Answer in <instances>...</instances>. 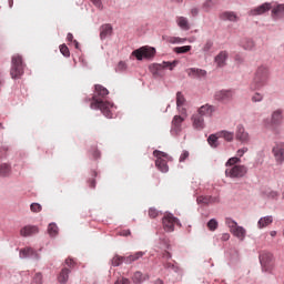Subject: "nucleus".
I'll return each instance as SVG.
<instances>
[{
	"mask_svg": "<svg viewBox=\"0 0 284 284\" xmlns=\"http://www.w3.org/2000/svg\"><path fill=\"white\" fill-rule=\"evenodd\" d=\"M108 94H110V91H108L105 87L95 84V92L92 97L91 109L101 110L102 114H104L106 119H112L114 113V103L103 101Z\"/></svg>",
	"mask_w": 284,
	"mask_h": 284,
	"instance_id": "obj_1",
	"label": "nucleus"
},
{
	"mask_svg": "<svg viewBox=\"0 0 284 284\" xmlns=\"http://www.w3.org/2000/svg\"><path fill=\"white\" fill-rule=\"evenodd\" d=\"M179 61L174 60L173 62H162L161 64L159 63H153L149 67V70L151 74L154 77V79H162V77H165V69L169 70H174L176 68V64Z\"/></svg>",
	"mask_w": 284,
	"mask_h": 284,
	"instance_id": "obj_2",
	"label": "nucleus"
},
{
	"mask_svg": "<svg viewBox=\"0 0 284 284\" xmlns=\"http://www.w3.org/2000/svg\"><path fill=\"white\" fill-rule=\"evenodd\" d=\"M268 77L270 70L267 69V67H258L255 72L251 90H261V88H263L267 83Z\"/></svg>",
	"mask_w": 284,
	"mask_h": 284,
	"instance_id": "obj_3",
	"label": "nucleus"
},
{
	"mask_svg": "<svg viewBox=\"0 0 284 284\" xmlns=\"http://www.w3.org/2000/svg\"><path fill=\"white\" fill-rule=\"evenodd\" d=\"M24 68L26 64H23V57L19 53L13 54L11 58V78L21 79Z\"/></svg>",
	"mask_w": 284,
	"mask_h": 284,
	"instance_id": "obj_4",
	"label": "nucleus"
},
{
	"mask_svg": "<svg viewBox=\"0 0 284 284\" xmlns=\"http://www.w3.org/2000/svg\"><path fill=\"white\" fill-rule=\"evenodd\" d=\"M225 223L230 229L231 234H233V236H236V239H240V241H244L247 231H245L243 226H240L239 223H236V221L230 217H226Z\"/></svg>",
	"mask_w": 284,
	"mask_h": 284,
	"instance_id": "obj_5",
	"label": "nucleus"
},
{
	"mask_svg": "<svg viewBox=\"0 0 284 284\" xmlns=\"http://www.w3.org/2000/svg\"><path fill=\"white\" fill-rule=\"evenodd\" d=\"M153 156L156 158L155 166L158 168V170L163 173L169 172L170 166H168V154L163 151L155 150L153 152Z\"/></svg>",
	"mask_w": 284,
	"mask_h": 284,
	"instance_id": "obj_6",
	"label": "nucleus"
},
{
	"mask_svg": "<svg viewBox=\"0 0 284 284\" xmlns=\"http://www.w3.org/2000/svg\"><path fill=\"white\" fill-rule=\"evenodd\" d=\"M156 54V49L152 47H141L132 52V57H135L138 61H143V59H152Z\"/></svg>",
	"mask_w": 284,
	"mask_h": 284,
	"instance_id": "obj_7",
	"label": "nucleus"
},
{
	"mask_svg": "<svg viewBox=\"0 0 284 284\" xmlns=\"http://www.w3.org/2000/svg\"><path fill=\"white\" fill-rule=\"evenodd\" d=\"M226 176L230 179H243L247 174V168L245 165H234L225 170Z\"/></svg>",
	"mask_w": 284,
	"mask_h": 284,
	"instance_id": "obj_8",
	"label": "nucleus"
},
{
	"mask_svg": "<svg viewBox=\"0 0 284 284\" xmlns=\"http://www.w3.org/2000/svg\"><path fill=\"white\" fill-rule=\"evenodd\" d=\"M260 263L263 272H272L274 270V255L272 253H263L260 255Z\"/></svg>",
	"mask_w": 284,
	"mask_h": 284,
	"instance_id": "obj_9",
	"label": "nucleus"
},
{
	"mask_svg": "<svg viewBox=\"0 0 284 284\" xmlns=\"http://www.w3.org/2000/svg\"><path fill=\"white\" fill-rule=\"evenodd\" d=\"M162 224L165 232H174V226L181 225V223H179V219L174 217L172 214L165 215L162 220Z\"/></svg>",
	"mask_w": 284,
	"mask_h": 284,
	"instance_id": "obj_10",
	"label": "nucleus"
},
{
	"mask_svg": "<svg viewBox=\"0 0 284 284\" xmlns=\"http://www.w3.org/2000/svg\"><path fill=\"white\" fill-rule=\"evenodd\" d=\"M274 159L277 165H283L284 163V142L277 143L272 149Z\"/></svg>",
	"mask_w": 284,
	"mask_h": 284,
	"instance_id": "obj_11",
	"label": "nucleus"
},
{
	"mask_svg": "<svg viewBox=\"0 0 284 284\" xmlns=\"http://www.w3.org/2000/svg\"><path fill=\"white\" fill-rule=\"evenodd\" d=\"M183 121H185V118L181 115H175L172 120V125H171V134H180V132L183 130Z\"/></svg>",
	"mask_w": 284,
	"mask_h": 284,
	"instance_id": "obj_12",
	"label": "nucleus"
},
{
	"mask_svg": "<svg viewBox=\"0 0 284 284\" xmlns=\"http://www.w3.org/2000/svg\"><path fill=\"white\" fill-rule=\"evenodd\" d=\"M272 10V3L270 2H264L263 4L252 9L248 14L251 17H258L261 14H265V12H270Z\"/></svg>",
	"mask_w": 284,
	"mask_h": 284,
	"instance_id": "obj_13",
	"label": "nucleus"
},
{
	"mask_svg": "<svg viewBox=\"0 0 284 284\" xmlns=\"http://www.w3.org/2000/svg\"><path fill=\"white\" fill-rule=\"evenodd\" d=\"M283 123V110L278 109L272 113L271 123L266 128H276Z\"/></svg>",
	"mask_w": 284,
	"mask_h": 284,
	"instance_id": "obj_14",
	"label": "nucleus"
},
{
	"mask_svg": "<svg viewBox=\"0 0 284 284\" xmlns=\"http://www.w3.org/2000/svg\"><path fill=\"white\" fill-rule=\"evenodd\" d=\"M234 97V92L232 90H221L215 93V100L221 101L222 103H227V101H232Z\"/></svg>",
	"mask_w": 284,
	"mask_h": 284,
	"instance_id": "obj_15",
	"label": "nucleus"
},
{
	"mask_svg": "<svg viewBox=\"0 0 284 284\" xmlns=\"http://www.w3.org/2000/svg\"><path fill=\"white\" fill-rule=\"evenodd\" d=\"M199 205H212L214 203H221V199L219 196L212 195H200L196 199Z\"/></svg>",
	"mask_w": 284,
	"mask_h": 284,
	"instance_id": "obj_16",
	"label": "nucleus"
},
{
	"mask_svg": "<svg viewBox=\"0 0 284 284\" xmlns=\"http://www.w3.org/2000/svg\"><path fill=\"white\" fill-rule=\"evenodd\" d=\"M235 138L237 141H241V143H247L250 141V133L245 131V126L239 124L236 126Z\"/></svg>",
	"mask_w": 284,
	"mask_h": 284,
	"instance_id": "obj_17",
	"label": "nucleus"
},
{
	"mask_svg": "<svg viewBox=\"0 0 284 284\" xmlns=\"http://www.w3.org/2000/svg\"><path fill=\"white\" fill-rule=\"evenodd\" d=\"M39 234V226L37 225H26L20 230V236L28 237Z\"/></svg>",
	"mask_w": 284,
	"mask_h": 284,
	"instance_id": "obj_18",
	"label": "nucleus"
},
{
	"mask_svg": "<svg viewBox=\"0 0 284 284\" xmlns=\"http://www.w3.org/2000/svg\"><path fill=\"white\" fill-rule=\"evenodd\" d=\"M192 125L195 130H203L205 128V119L200 113H195L191 118Z\"/></svg>",
	"mask_w": 284,
	"mask_h": 284,
	"instance_id": "obj_19",
	"label": "nucleus"
},
{
	"mask_svg": "<svg viewBox=\"0 0 284 284\" xmlns=\"http://www.w3.org/2000/svg\"><path fill=\"white\" fill-rule=\"evenodd\" d=\"M20 258H39V253L34 248L27 246L20 250Z\"/></svg>",
	"mask_w": 284,
	"mask_h": 284,
	"instance_id": "obj_20",
	"label": "nucleus"
},
{
	"mask_svg": "<svg viewBox=\"0 0 284 284\" xmlns=\"http://www.w3.org/2000/svg\"><path fill=\"white\" fill-rule=\"evenodd\" d=\"M214 112H216V106L211 104H204L197 110V113H200L201 116H212Z\"/></svg>",
	"mask_w": 284,
	"mask_h": 284,
	"instance_id": "obj_21",
	"label": "nucleus"
},
{
	"mask_svg": "<svg viewBox=\"0 0 284 284\" xmlns=\"http://www.w3.org/2000/svg\"><path fill=\"white\" fill-rule=\"evenodd\" d=\"M271 16L273 19H283L284 18V4H276L271 8Z\"/></svg>",
	"mask_w": 284,
	"mask_h": 284,
	"instance_id": "obj_22",
	"label": "nucleus"
},
{
	"mask_svg": "<svg viewBox=\"0 0 284 284\" xmlns=\"http://www.w3.org/2000/svg\"><path fill=\"white\" fill-rule=\"evenodd\" d=\"M112 24L106 23V24H102L100 27V39H108V37L112 36Z\"/></svg>",
	"mask_w": 284,
	"mask_h": 284,
	"instance_id": "obj_23",
	"label": "nucleus"
},
{
	"mask_svg": "<svg viewBox=\"0 0 284 284\" xmlns=\"http://www.w3.org/2000/svg\"><path fill=\"white\" fill-rule=\"evenodd\" d=\"M273 223H274V217L272 215H267L258 220L257 227L258 230H263V227H268V225H272Z\"/></svg>",
	"mask_w": 284,
	"mask_h": 284,
	"instance_id": "obj_24",
	"label": "nucleus"
},
{
	"mask_svg": "<svg viewBox=\"0 0 284 284\" xmlns=\"http://www.w3.org/2000/svg\"><path fill=\"white\" fill-rule=\"evenodd\" d=\"M220 19H222V21H233L236 22L239 21V16H236L234 13V11H226L220 14Z\"/></svg>",
	"mask_w": 284,
	"mask_h": 284,
	"instance_id": "obj_25",
	"label": "nucleus"
},
{
	"mask_svg": "<svg viewBox=\"0 0 284 284\" xmlns=\"http://www.w3.org/2000/svg\"><path fill=\"white\" fill-rule=\"evenodd\" d=\"M70 268H62L60 274L58 275V282L61 284L68 283V280L70 278Z\"/></svg>",
	"mask_w": 284,
	"mask_h": 284,
	"instance_id": "obj_26",
	"label": "nucleus"
},
{
	"mask_svg": "<svg viewBox=\"0 0 284 284\" xmlns=\"http://www.w3.org/2000/svg\"><path fill=\"white\" fill-rule=\"evenodd\" d=\"M225 61H227V51H222L215 57L217 68H223L225 65Z\"/></svg>",
	"mask_w": 284,
	"mask_h": 284,
	"instance_id": "obj_27",
	"label": "nucleus"
},
{
	"mask_svg": "<svg viewBox=\"0 0 284 284\" xmlns=\"http://www.w3.org/2000/svg\"><path fill=\"white\" fill-rule=\"evenodd\" d=\"M150 278V275H143V273H141L140 271L135 272L133 274L132 281L135 284H141L143 283V281H148Z\"/></svg>",
	"mask_w": 284,
	"mask_h": 284,
	"instance_id": "obj_28",
	"label": "nucleus"
},
{
	"mask_svg": "<svg viewBox=\"0 0 284 284\" xmlns=\"http://www.w3.org/2000/svg\"><path fill=\"white\" fill-rule=\"evenodd\" d=\"M176 23H178L179 28H181L182 30H190V22L187 21V18L178 17Z\"/></svg>",
	"mask_w": 284,
	"mask_h": 284,
	"instance_id": "obj_29",
	"label": "nucleus"
},
{
	"mask_svg": "<svg viewBox=\"0 0 284 284\" xmlns=\"http://www.w3.org/2000/svg\"><path fill=\"white\" fill-rule=\"evenodd\" d=\"M206 74H207V71L202 69H195V68L189 69V77L201 78V77H206Z\"/></svg>",
	"mask_w": 284,
	"mask_h": 284,
	"instance_id": "obj_30",
	"label": "nucleus"
},
{
	"mask_svg": "<svg viewBox=\"0 0 284 284\" xmlns=\"http://www.w3.org/2000/svg\"><path fill=\"white\" fill-rule=\"evenodd\" d=\"M143 254H145V253L140 251L133 255H129L124 258V263H126V264L134 263V261H139V258H142Z\"/></svg>",
	"mask_w": 284,
	"mask_h": 284,
	"instance_id": "obj_31",
	"label": "nucleus"
},
{
	"mask_svg": "<svg viewBox=\"0 0 284 284\" xmlns=\"http://www.w3.org/2000/svg\"><path fill=\"white\" fill-rule=\"evenodd\" d=\"M217 136L220 139H224L225 141H234V133L233 132H230V131H221V132H217Z\"/></svg>",
	"mask_w": 284,
	"mask_h": 284,
	"instance_id": "obj_32",
	"label": "nucleus"
},
{
	"mask_svg": "<svg viewBox=\"0 0 284 284\" xmlns=\"http://www.w3.org/2000/svg\"><path fill=\"white\" fill-rule=\"evenodd\" d=\"M219 133L211 134L207 139V143L211 145V148H219Z\"/></svg>",
	"mask_w": 284,
	"mask_h": 284,
	"instance_id": "obj_33",
	"label": "nucleus"
},
{
	"mask_svg": "<svg viewBox=\"0 0 284 284\" xmlns=\"http://www.w3.org/2000/svg\"><path fill=\"white\" fill-rule=\"evenodd\" d=\"M122 263H125V257L124 256L115 255L111 260V265H113V267H119V265H121Z\"/></svg>",
	"mask_w": 284,
	"mask_h": 284,
	"instance_id": "obj_34",
	"label": "nucleus"
},
{
	"mask_svg": "<svg viewBox=\"0 0 284 284\" xmlns=\"http://www.w3.org/2000/svg\"><path fill=\"white\" fill-rule=\"evenodd\" d=\"M48 233L50 236H57V234H59V226L54 223H50L48 226Z\"/></svg>",
	"mask_w": 284,
	"mask_h": 284,
	"instance_id": "obj_35",
	"label": "nucleus"
},
{
	"mask_svg": "<svg viewBox=\"0 0 284 284\" xmlns=\"http://www.w3.org/2000/svg\"><path fill=\"white\" fill-rule=\"evenodd\" d=\"M192 50L191 45H184V47H176L174 49V52H176V54H185L186 52H190Z\"/></svg>",
	"mask_w": 284,
	"mask_h": 284,
	"instance_id": "obj_36",
	"label": "nucleus"
},
{
	"mask_svg": "<svg viewBox=\"0 0 284 284\" xmlns=\"http://www.w3.org/2000/svg\"><path fill=\"white\" fill-rule=\"evenodd\" d=\"M10 175V165L1 164L0 165V176H9Z\"/></svg>",
	"mask_w": 284,
	"mask_h": 284,
	"instance_id": "obj_37",
	"label": "nucleus"
},
{
	"mask_svg": "<svg viewBox=\"0 0 284 284\" xmlns=\"http://www.w3.org/2000/svg\"><path fill=\"white\" fill-rule=\"evenodd\" d=\"M242 48L244 50H252L254 48V41L250 40V39H245L242 41Z\"/></svg>",
	"mask_w": 284,
	"mask_h": 284,
	"instance_id": "obj_38",
	"label": "nucleus"
},
{
	"mask_svg": "<svg viewBox=\"0 0 284 284\" xmlns=\"http://www.w3.org/2000/svg\"><path fill=\"white\" fill-rule=\"evenodd\" d=\"M236 163H241V158H230L226 162V168H234V165H237Z\"/></svg>",
	"mask_w": 284,
	"mask_h": 284,
	"instance_id": "obj_39",
	"label": "nucleus"
},
{
	"mask_svg": "<svg viewBox=\"0 0 284 284\" xmlns=\"http://www.w3.org/2000/svg\"><path fill=\"white\" fill-rule=\"evenodd\" d=\"M206 225L211 232H215L219 229V222L215 219L210 220Z\"/></svg>",
	"mask_w": 284,
	"mask_h": 284,
	"instance_id": "obj_40",
	"label": "nucleus"
},
{
	"mask_svg": "<svg viewBox=\"0 0 284 284\" xmlns=\"http://www.w3.org/2000/svg\"><path fill=\"white\" fill-rule=\"evenodd\" d=\"M185 103V97H183V93L178 92L176 93V106L181 108Z\"/></svg>",
	"mask_w": 284,
	"mask_h": 284,
	"instance_id": "obj_41",
	"label": "nucleus"
},
{
	"mask_svg": "<svg viewBox=\"0 0 284 284\" xmlns=\"http://www.w3.org/2000/svg\"><path fill=\"white\" fill-rule=\"evenodd\" d=\"M168 43H184L185 39L179 37L166 38Z\"/></svg>",
	"mask_w": 284,
	"mask_h": 284,
	"instance_id": "obj_42",
	"label": "nucleus"
},
{
	"mask_svg": "<svg viewBox=\"0 0 284 284\" xmlns=\"http://www.w3.org/2000/svg\"><path fill=\"white\" fill-rule=\"evenodd\" d=\"M30 210H31V212L38 214V212H41V210H43V206H41V204H39V203H32L30 205Z\"/></svg>",
	"mask_w": 284,
	"mask_h": 284,
	"instance_id": "obj_43",
	"label": "nucleus"
},
{
	"mask_svg": "<svg viewBox=\"0 0 284 284\" xmlns=\"http://www.w3.org/2000/svg\"><path fill=\"white\" fill-rule=\"evenodd\" d=\"M251 101H252L253 103H261V101H263V94H261V93H258V92L254 93V94L252 95V98H251Z\"/></svg>",
	"mask_w": 284,
	"mask_h": 284,
	"instance_id": "obj_44",
	"label": "nucleus"
},
{
	"mask_svg": "<svg viewBox=\"0 0 284 284\" xmlns=\"http://www.w3.org/2000/svg\"><path fill=\"white\" fill-rule=\"evenodd\" d=\"M43 276L41 273H37L31 282V284H43L42 282Z\"/></svg>",
	"mask_w": 284,
	"mask_h": 284,
	"instance_id": "obj_45",
	"label": "nucleus"
},
{
	"mask_svg": "<svg viewBox=\"0 0 284 284\" xmlns=\"http://www.w3.org/2000/svg\"><path fill=\"white\" fill-rule=\"evenodd\" d=\"M60 52L63 57H70V49L65 44L60 45Z\"/></svg>",
	"mask_w": 284,
	"mask_h": 284,
	"instance_id": "obj_46",
	"label": "nucleus"
},
{
	"mask_svg": "<svg viewBox=\"0 0 284 284\" xmlns=\"http://www.w3.org/2000/svg\"><path fill=\"white\" fill-rule=\"evenodd\" d=\"M265 196H267V199H278V192H276V191H265Z\"/></svg>",
	"mask_w": 284,
	"mask_h": 284,
	"instance_id": "obj_47",
	"label": "nucleus"
},
{
	"mask_svg": "<svg viewBox=\"0 0 284 284\" xmlns=\"http://www.w3.org/2000/svg\"><path fill=\"white\" fill-rule=\"evenodd\" d=\"M149 216L150 219H156V216H159V210L155 207L149 209Z\"/></svg>",
	"mask_w": 284,
	"mask_h": 284,
	"instance_id": "obj_48",
	"label": "nucleus"
},
{
	"mask_svg": "<svg viewBox=\"0 0 284 284\" xmlns=\"http://www.w3.org/2000/svg\"><path fill=\"white\" fill-rule=\"evenodd\" d=\"M212 45H214L212 41H206L204 47L202 48L203 52H210V50H212Z\"/></svg>",
	"mask_w": 284,
	"mask_h": 284,
	"instance_id": "obj_49",
	"label": "nucleus"
},
{
	"mask_svg": "<svg viewBox=\"0 0 284 284\" xmlns=\"http://www.w3.org/2000/svg\"><path fill=\"white\" fill-rule=\"evenodd\" d=\"M190 158V152L183 151V153L180 155V163L185 162Z\"/></svg>",
	"mask_w": 284,
	"mask_h": 284,
	"instance_id": "obj_50",
	"label": "nucleus"
},
{
	"mask_svg": "<svg viewBox=\"0 0 284 284\" xmlns=\"http://www.w3.org/2000/svg\"><path fill=\"white\" fill-rule=\"evenodd\" d=\"M65 265H68V267H74L77 265V262H74L73 258H67L65 260Z\"/></svg>",
	"mask_w": 284,
	"mask_h": 284,
	"instance_id": "obj_51",
	"label": "nucleus"
},
{
	"mask_svg": "<svg viewBox=\"0 0 284 284\" xmlns=\"http://www.w3.org/2000/svg\"><path fill=\"white\" fill-rule=\"evenodd\" d=\"M114 284H130V280L122 277L121 280H118Z\"/></svg>",
	"mask_w": 284,
	"mask_h": 284,
	"instance_id": "obj_52",
	"label": "nucleus"
},
{
	"mask_svg": "<svg viewBox=\"0 0 284 284\" xmlns=\"http://www.w3.org/2000/svg\"><path fill=\"white\" fill-rule=\"evenodd\" d=\"M246 152H247V148L240 149L237 150V156H240L241 159V156H243V154H245Z\"/></svg>",
	"mask_w": 284,
	"mask_h": 284,
	"instance_id": "obj_53",
	"label": "nucleus"
},
{
	"mask_svg": "<svg viewBox=\"0 0 284 284\" xmlns=\"http://www.w3.org/2000/svg\"><path fill=\"white\" fill-rule=\"evenodd\" d=\"M191 14L192 17H197L199 16V8L194 7L191 9Z\"/></svg>",
	"mask_w": 284,
	"mask_h": 284,
	"instance_id": "obj_54",
	"label": "nucleus"
},
{
	"mask_svg": "<svg viewBox=\"0 0 284 284\" xmlns=\"http://www.w3.org/2000/svg\"><path fill=\"white\" fill-rule=\"evenodd\" d=\"M93 2V6H95V8H101L102 3L101 0H91Z\"/></svg>",
	"mask_w": 284,
	"mask_h": 284,
	"instance_id": "obj_55",
	"label": "nucleus"
},
{
	"mask_svg": "<svg viewBox=\"0 0 284 284\" xmlns=\"http://www.w3.org/2000/svg\"><path fill=\"white\" fill-rule=\"evenodd\" d=\"M203 8H207V10H210V8H212V0L204 2Z\"/></svg>",
	"mask_w": 284,
	"mask_h": 284,
	"instance_id": "obj_56",
	"label": "nucleus"
},
{
	"mask_svg": "<svg viewBox=\"0 0 284 284\" xmlns=\"http://www.w3.org/2000/svg\"><path fill=\"white\" fill-rule=\"evenodd\" d=\"M67 41H69L70 43H72V41L74 42V36L72 33H68Z\"/></svg>",
	"mask_w": 284,
	"mask_h": 284,
	"instance_id": "obj_57",
	"label": "nucleus"
},
{
	"mask_svg": "<svg viewBox=\"0 0 284 284\" xmlns=\"http://www.w3.org/2000/svg\"><path fill=\"white\" fill-rule=\"evenodd\" d=\"M118 70H125V62H119Z\"/></svg>",
	"mask_w": 284,
	"mask_h": 284,
	"instance_id": "obj_58",
	"label": "nucleus"
},
{
	"mask_svg": "<svg viewBox=\"0 0 284 284\" xmlns=\"http://www.w3.org/2000/svg\"><path fill=\"white\" fill-rule=\"evenodd\" d=\"M130 230L121 232V236H130Z\"/></svg>",
	"mask_w": 284,
	"mask_h": 284,
	"instance_id": "obj_59",
	"label": "nucleus"
},
{
	"mask_svg": "<svg viewBox=\"0 0 284 284\" xmlns=\"http://www.w3.org/2000/svg\"><path fill=\"white\" fill-rule=\"evenodd\" d=\"M163 257L164 258H172V254H170V252H164Z\"/></svg>",
	"mask_w": 284,
	"mask_h": 284,
	"instance_id": "obj_60",
	"label": "nucleus"
},
{
	"mask_svg": "<svg viewBox=\"0 0 284 284\" xmlns=\"http://www.w3.org/2000/svg\"><path fill=\"white\" fill-rule=\"evenodd\" d=\"M90 187H97V181L95 180L90 181Z\"/></svg>",
	"mask_w": 284,
	"mask_h": 284,
	"instance_id": "obj_61",
	"label": "nucleus"
},
{
	"mask_svg": "<svg viewBox=\"0 0 284 284\" xmlns=\"http://www.w3.org/2000/svg\"><path fill=\"white\" fill-rule=\"evenodd\" d=\"M99 156H101V153H99V151H94L93 152V158L99 159Z\"/></svg>",
	"mask_w": 284,
	"mask_h": 284,
	"instance_id": "obj_62",
	"label": "nucleus"
},
{
	"mask_svg": "<svg viewBox=\"0 0 284 284\" xmlns=\"http://www.w3.org/2000/svg\"><path fill=\"white\" fill-rule=\"evenodd\" d=\"M164 267H166V270H170V267H174V264H172V263H166V264L164 265Z\"/></svg>",
	"mask_w": 284,
	"mask_h": 284,
	"instance_id": "obj_63",
	"label": "nucleus"
},
{
	"mask_svg": "<svg viewBox=\"0 0 284 284\" xmlns=\"http://www.w3.org/2000/svg\"><path fill=\"white\" fill-rule=\"evenodd\" d=\"M154 284H163L162 280H156Z\"/></svg>",
	"mask_w": 284,
	"mask_h": 284,
	"instance_id": "obj_64",
	"label": "nucleus"
}]
</instances>
